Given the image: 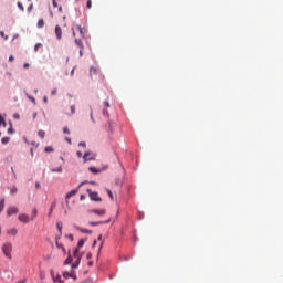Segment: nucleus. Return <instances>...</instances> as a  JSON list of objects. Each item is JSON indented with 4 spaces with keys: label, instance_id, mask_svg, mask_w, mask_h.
Masks as SVG:
<instances>
[{
    "label": "nucleus",
    "instance_id": "obj_1",
    "mask_svg": "<svg viewBox=\"0 0 283 283\" xmlns=\"http://www.w3.org/2000/svg\"><path fill=\"white\" fill-rule=\"evenodd\" d=\"M2 252L8 260H12V243H4L2 245Z\"/></svg>",
    "mask_w": 283,
    "mask_h": 283
},
{
    "label": "nucleus",
    "instance_id": "obj_2",
    "mask_svg": "<svg viewBox=\"0 0 283 283\" xmlns=\"http://www.w3.org/2000/svg\"><path fill=\"white\" fill-rule=\"evenodd\" d=\"M73 256L75 258V261L72 263V269H78V265L81 264V258L83 255L78 253V249H75L73 251Z\"/></svg>",
    "mask_w": 283,
    "mask_h": 283
},
{
    "label": "nucleus",
    "instance_id": "obj_3",
    "mask_svg": "<svg viewBox=\"0 0 283 283\" xmlns=\"http://www.w3.org/2000/svg\"><path fill=\"white\" fill-rule=\"evenodd\" d=\"M19 222H22V224H30V222H33L30 214L28 213H20L18 216Z\"/></svg>",
    "mask_w": 283,
    "mask_h": 283
},
{
    "label": "nucleus",
    "instance_id": "obj_4",
    "mask_svg": "<svg viewBox=\"0 0 283 283\" xmlns=\"http://www.w3.org/2000/svg\"><path fill=\"white\" fill-rule=\"evenodd\" d=\"M87 193L91 200H93L94 202H103V199L98 196V192L87 189Z\"/></svg>",
    "mask_w": 283,
    "mask_h": 283
},
{
    "label": "nucleus",
    "instance_id": "obj_5",
    "mask_svg": "<svg viewBox=\"0 0 283 283\" xmlns=\"http://www.w3.org/2000/svg\"><path fill=\"white\" fill-rule=\"evenodd\" d=\"M76 31L80 33V36H82V39L85 38V29H83L81 25H75L74 28H72L73 36H76Z\"/></svg>",
    "mask_w": 283,
    "mask_h": 283
},
{
    "label": "nucleus",
    "instance_id": "obj_6",
    "mask_svg": "<svg viewBox=\"0 0 283 283\" xmlns=\"http://www.w3.org/2000/svg\"><path fill=\"white\" fill-rule=\"evenodd\" d=\"M84 163H87L90 160H96V154L92 151H86L83 156Z\"/></svg>",
    "mask_w": 283,
    "mask_h": 283
},
{
    "label": "nucleus",
    "instance_id": "obj_7",
    "mask_svg": "<svg viewBox=\"0 0 283 283\" xmlns=\"http://www.w3.org/2000/svg\"><path fill=\"white\" fill-rule=\"evenodd\" d=\"M17 213H19V209L17 208V206H11L8 207L7 209V216L10 218L11 216H17Z\"/></svg>",
    "mask_w": 283,
    "mask_h": 283
},
{
    "label": "nucleus",
    "instance_id": "obj_8",
    "mask_svg": "<svg viewBox=\"0 0 283 283\" xmlns=\"http://www.w3.org/2000/svg\"><path fill=\"white\" fill-rule=\"evenodd\" d=\"M107 168L108 166L104 165L102 168L90 167L88 170L91 171V174H101L103 171H106Z\"/></svg>",
    "mask_w": 283,
    "mask_h": 283
},
{
    "label": "nucleus",
    "instance_id": "obj_9",
    "mask_svg": "<svg viewBox=\"0 0 283 283\" xmlns=\"http://www.w3.org/2000/svg\"><path fill=\"white\" fill-rule=\"evenodd\" d=\"M55 36L57 41H61L63 39V30L61 29V25H55Z\"/></svg>",
    "mask_w": 283,
    "mask_h": 283
},
{
    "label": "nucleus",
    "instance_id": "obj_10",
    "mask_svg": "<svg viewBox=\"0 0 283 283\" xmlns=\"http://www.w3.org/2000/svg\"><path fill=\"white\" fill-rule=\"evenodd\" d=\"M88 213H96V216H105L106 210L105 209H93V210H90Z\"/></svg>",
    "mask_w": 283,
    "mask_h": 283
},
{
    "label": "nucleus",
    "instance_id": "obj_11",
    "mask_svg": "<svg viewBox=\"0 0 283 283\" xmlns=\"http://www.w3.org/2000/svg\"><path fill=\"white\" fill-rule=\"evenodd\" d=\"M75 44L77 45V48H80V50H85V45L83 44V41L78 38H75Z\"/></svg>",
    "mask_w": 283,
    "mask_h": 283
},
{
    "label": "nucleus",
    "instance_id": "obj_12",
    "mask_svg": "<svg viewBox=\"0 0 283 283\" xmlns=\"http://www.w3.org/2000/svg\"><path fill=\"white\" fill-rule=\"evenodd\" d=\"M39 216V210L36 208L32 209L31 220L34 222Z\"/></svg>",
    "mask_w": 283,
    "mask_h": 283
},
{
    "label": "nucleus",
    "instance_id": "obj_13",
    "mask_svg": "<svg viewBox=\"0 0 283 283\" xmlns=\"http://www.w3.org/2000/svg\"><path fill=\"white\" fill-rule=\"evenodd\" d=\"M54 209H56V201H53L51 205V208L49 210L48 217L52 218V213L54 212Z\"/></svg>",
    "mask_w": 283,
    "mask_h": 283
},
{
    "label": "nucleus",
    "instance_id": "obj_14",
    "mask_svg": "<svg viewBox=\"0 0 283 283\" xmlns=\"http://www.w3.org/2000/svg\"><path fill=\"white\" fill-rule=\"evenodd\" d=\"M8 235H17V233H19V230H17V228H11L7 231Z\"/></svg>",
    "mask_w": 283,
    "mask_h": 283
},
{
    "label": "nucleus",
    "instance_id": "obj_15",
    "mask_svg": "<svg viewBox=\"0 0 283 283\" xmlns=\"http://www.w3.org/2000/svg\"><path fill=\"white\" fill-rule=\"evenodd\" d=\"M76 193H78V190H71V191L66 195V199L70 200V198H73V196H76Z\"/></svg>",
    "mask_w": 283,
    "mask_h": 283
},
{
    "label": "nucleus",
    "instance_id": "obj_16",
    "mask_svg": "<svg viewBox=\"0 0 283 283\" xmlns=\"http://www.w3.org/2000/svg\"><path fill=\"white\" fill-rule=\"evenodd\" d=\"M70 109L71 112L67 113V116H74L76 114V105H71Z\"/></svg>",
    "mask_w": 283,
    "mask_h": 283
},
{
    "label": "nucleus",
    "instance_id": "obj_17",
    "mask_svg": "<svg viewBox=\"0 0 283 283\" xmlns=\"http://www.w3.org/2000/svg\"><path fill=\"white\" fill-rule=\"evenodd\" d=\"M75 229H77V231H81L82 233H92V230L83 229L80 228L78 226H75Z\"/></svg>",
    "mask_w": 283,
    "mask_h": 283
},
{
    "label": "nucleus",
    "instance_id": "obj_18",
    "mask_svg": "<svg viewBox=\"0 0 283 283\" xmlns=\"http://www.w3.org/2000/svg\"><path fill=\"white\" fill-rule=\"evenodd\" d=\"M51 171L52 174H61V171H63V167L59 166L57 168H52Z\"/></svg>",
    "mask_w": 283,
    "mask_h": 283
},
{
    "label": "nucleus",
    "instance_id": "obj_19",
    "mask_svg": "<svg viewBox=\"0 0 283 283\" xmlns=\"http://www.w3.org/2000/svg\"><path fill=\"white\" fill-rule=\"evenodd\" d=\"M6 209V199L0 200V213Z\"/></svg>",
    "mask_w": 283,
    "mask_h": 283
},
{
    "label": "nucleus",
    "instance_id": "obj_20",
    "mask_svg": "<svg viewBox=\"0 0 283 283\" xmlns=\"http://www.w3.org/2000/svg\"><path fill=\"white\" fill-rule=\"evenodd\" d=\"M85 245V240L84 239H81L78 242H77V248H75V249H81L82 247H84Z\"/></svg>",
    "mask_w": 283,
    "mask_h": 283
},
{
    "label": "nucleus",
    "instance_id": "obj_21",
    "mask_svg": "<svg viewBox=\"0 0 283 283\" xmlns=\"http://www.w3.org/2000/svg\"><path fill=\"white\" fill-rule=\"evenodd\" d=\"M56 227H57V231L60 232V234H62L63 233V223L62 222H57Z\"/></svg>",
    "mask_w": 283,
    "mask_h": 283
},
{
    "label": "nucleus",
    "instance_id": "obj_22",
    "mask_svg": "<svg viewBox=\"0 0 283 283\" xmlns=\"http://www.w3.org/2000/svg\"><path fill=\"white\" fill-rule=\"evenodd\" d=\"M90 74H91V76H92L93 74H98V69L92 66L91 70H90Z\"/></svg>",
    "mask_w": 283,
    "mask_h": 283
},
{
    "label": "nucleus",
    "instance_id": "obj_23",
    "mask_svg": "<svg viewBox=\"0 0 283 283\" xmlns=\"http://www.w3.org/2000/svg\"><path fill=\"white\" fill-rule=\"evenodd\" d=\"M18 191H19V188H17V186H13V187L10 189L11 196H14V193H17Z\"/></svg>",
    "mask_w": 283,
    "mask_h": 283
},
{
    "label": "nucleus",
    "instance_id": "obj_24",
    "mask_svg": "<svg viewBox=\"0 0 283 283\" xmlns=\"http://www.w3.org/2000/svg\"><path fill=\"white\" fill-rule=\"evenodd\" d=\"M1 143L2 145H8V143H10V137H2Z\"/></svg>",
    "mask_w": 283,
    "mask_h": 283
},
{
    "label": "nucleus",
    "instance_id": "obj_25",
    "mask_svg": "<svg viewBox=\"0 0 283 283\" xmlns=\"http://www.w3.org/2000/svg\"><path fill=\"white\" fill-rule=\"evenodd\" d=\"M43 25H45V21L43 19H40L38 21V28H43Z\"/></svg>",
    "mask_w": 283,
    "mask_h": 283
},
{
    "label": "nucleus",
    "instance_id": "obj_26",
    "mask_svg": "<svg viewBox=\"0 0 283 283\" xmlns=\"http://www.w3.org/2000/svg\"><path fill=\"white\" fill-rule=\"evenodd\" d=\"M71 276H72V272H64L63 273V277H65V280H70Z\"/></svg>",
    "mask_w": 283,
    "mask_h": 283
},
{
    "label": "nucleus",
    "instance_id": "obj_27",
    "mask_svg": "<svg viewBox=\"0 0 283 283\" xmlns=\"http://www.w3.org/2000/svg\"><path fill=\"white\" fill-rule=\"evenodd\" d=\"M53 282H60V283H63V281H61V275H56V276H53Z\"/></svg>",
    "mask_w": 283,
    "mask_h": 283
},
{
    "label": "nucleus",
    "instance_id": "obj_28",
    "mask_svg": "<svg viewBox=\"0 0 283 283\" xmlns=\"http://www.w3.org/2000/svg\"><path fill=\"white\" fill-rule=\"evenodd\" d=\"M38 136H39L40 138H45V130H39V132H38Z\"/></svg>",
    "mask_w": 283,
    "mask_h": 283
},
{
    "label": "nucleus",
    "instance_id": "obj_29",
    "mask_svg": "<svg viewBox=\"0 0 283 283\" xmlns=\"http://www.w3.org/2000/svg\"><path fill=\"white\" fill-rule=\"evenodd\" d=\"M64 264L67 265V264H72V256L69 255L67 259L64 261Z\"/></svg>",
    "mask_w": 283,
    "mask_h": 283
},
{
    "label": "nucleus",
    "instance_id": "obj_30",
    "mask_svg": "<svg viewBox=\"0 0 283 283\" xmlns=\"http://www.w3.org/2000/svg\"><path fill=\"white\" fill-rule=\"evenodd\" d=\"M44 151H46V154H50V153L54 151V148H52L51 146H46Z\"/></svg>",
    "mask_w": 283,
    "mask_h": 283
},
{
    "label": "nucleus",
    "instance_id": "obj_31",
    "mask_svg": "<svg viewBox=\"0 0 283 283\" xmlns=\"http://www.w3.org/2000/svg\"><path fill=\"white\" fill-rule=\"evenodd\" d=\"M1 125L6 127V119L3 118V116L0 115V127Z\"/></svg>",
    "mask_w": 283,
    "mask_h": 283
},
{
    "label": "nucleus",
    "instance_id": "obj_32",
    "mask_svg": "<svg viewBox=\"0 0 283 283\" xmlns=\"http://www.w3.org/2000/svg\"><path fill=\"white\" fill-rule=\"evenodd\" d=\"M39 48H43V44L36 43L34 46V52H39Z\"/></svg>",
    "mask_w": 283,
    "mask_h": 283
},
{
    "label": "nucleus",
    "instance_id": "obj_33",
    "mask_svg": "<svg viewBox=\"0 0 283 283\" xmlns=\"http://www.w3.org/2000/svg\"><path fill=\"white\" fill-rule=\"evenodd\" d=\"M98 224H103V222H94V221L90 222L91 227H98Z\"/></svg>",
    "mask_w": 283,
    "mask_h": 283
},
{
    "label": "nucleus",
    "instance_id": "obj_34",
    "mask_svg": "<svg viewBox=\"0 0 283 283\" xmlns=\"http://www.w3.org/2000/svg\"><path fill=\"white\" fill-rule=\"evenodd\" d=\"M28 98H29L30 102L33 103V105H36V99L34 97L28 95Z\"/></svg>",
    "mask_w": 283,
    "mask_h": 283
},
{
    "label": "nucleus",
    "instance_id": "obj_35",
    "mask_svg": "<svg viewBox=\"0 0 283 283\" xmlns=\"http://www.w3.org/2000/svg\"><path fill=\"white\" fill-rule=\"evenodd\" d=\"M106 191L111 200H114V193H112V190L107 189Z\"/></svg>",
    "mask_w": 283,
    "mask_h": 283
},
{
    "label": "nucleus",
    "instance_id": "obj_36",
    "mask_svg": "<svg viewBox=\"0 0 283 283\" xmlns=\"http://www.w3.org/2000/svg\"><path fill=\"white\" fill-rule=\"evenodd\" d=\"M86 8H87V10L92 9V0H87Z\"/></svg>",
    "mask_w": 283,
    "mask_h": 283
},
{
    "label": "nucleus",
    "instance_id": "obj_37",
    "mask_svg": "<svg viewBox=\"0 0 283 283\" xmlns=\"http://www.w3.org/2000/svg\"><path fill=\"white\" fill-rule=\"evenodd\" d=\"M0 36H2V39H4V41H8V35H6V33L3 31H0Z\"/></svg>",
    "mask_w": 283,
    "mask_h": 283
},
{
    "label": "nucleus",
    "instance_id": "obj_38",
    "mask_svg": "<svg viewBox=\"0 0 283 283\" xmlns=\"http://www.w3.org/2000/svg\"><path fill=\"white\" fill-rule=\"evenodd\" d=\"M18 8H19V10H21V12H23V10H25V8H23V4L21 2H18Z\"/></svg>",
    "mask_w": 283,
    "mask_h": 283
},
{
    "label": "nucleus",
    "instance_id": "obj_39",
    "mask_svg": "<svg viewBox=\"0 0 283 283\" xmlns=\"http://www.w3.org/2000/svg\"><path fill=\"white\" fill-rule=\"evenodd\" d=\"M13 118H14V120H19L21 118V116L19 115V113H15V114H13Z\"/></svg>",
    "mask_w": 283,
    "mask_h": 283
},
{
    "label": "nucleus",
    "instance_id": "obj_40",
    "mask_svg": "<svg viewBox=\"0 0 283 283\" xmlns=\"http://www.w3.org/2000/svg\"><path fill=\"white\" fill-rule=\"evenodd\" d=\"M8 134H14V129L12 128V125L8 128Z\"/></svg>",
    "mask_w": 283,
    "mask_h": 283
},
{
    "label": "nucleus",
    "instance_id": "obj_41",
    "mask_svg": "<svg viewBox=\"0 0 283 283\" xmlns=\"http://www.w3.org/2000/svg\"><path fill=\"white\" fill-rule=\"evenodd\" d=\"M33 8H34V4H30L29 7H28V12H32V10H33Z\"/></svg>",
    "mask_w": 283,
    "mask_h": 283
},
{
    "label": "nucleus",
    "instance_id": "obj_42",
    "mask_svg": "<svg viewBox=\"0 0 283 283\" xmlns=\"http://www.w3.org/2000/svg\"><path fill=\"white\" fill-rule=\"evenodd\" d=\"M76 155H77L78 158H83V153L81 150H77Z\"/></svg>",
    "mask_w": 283,
    "mask_h": 283
},
{
    "label": "nucleus",
    "instance_id": "obj_43",
    "mask_svg": "<svg viewBox=\"0 0 283 283\" xmlns=\"http://www.w3.org/2000/svg\"><path fill=\"white\" fill-rule=\"evenodd\" d=\"M72 280H76V273L74 272H71V276H70Z\"/></svg>",
    "mask_w": 283,
    "mask_h": 283
},
{
    "label": "nucleus",
    "instance_id": "obj_44",
    "mask_svg": "<svg viewBox=\"0 0 283 283\" xmlns=\"http://www.w3.org/2000/svg\"><path fill=\"white\" fill-rule=\"evenodd\" d=\"M63 133H64V134H70V128L64 127V128H63Z\"/></svg>",
    "mask_w": 283,
    "mask_h": 283
},
{
    "label": "nucleus",
    "instance_id": "obj_45",
    "mask_svg": "<svg viewBox=\"0 0 283 283\" xmlns=\"http://www.w3.org/2000/svg\"><path fill=\"white\" fill-rule=\"evenodd\" d=\"M78 146H80V147H87V144H85V142H81V143L78 144Z\"/></svg>",
    "mask_w": 283,
    "mask_h": 283
},
{
    "label": "nucleus",
    "instance_id": "obj_46",
    "mask_svg": "<svg viewBox=\"0 0 283 283\" xmlns=\"http://www.w3.org/2000/svg\"><path fill=\"white\" fill-rule=\"evenodd\" d=\"M53 8H59V3H56V0H52Z\"/></svg>",
    "mask_w": 283,
    "mask_h": 283
},
{
    "label": "nucleus",
    "instance_id": "obj_47",
    "mask_svg": "<svg viewBox=\"0 0 283 283\" xmlns=\"http://www.w3.org/2000/svg\"><path fill=\"white\" fill-rule=\"evenodd\" d=\"M51 95H52V96H56V88H53V90L51 91Z\"/></svg>",
    "mask_w": 283,
    "mask_h": 283
},
{
    "label": "nucleus",
    "instance_id": "obj_48",
    "mask_svg": "<svg viewBox=\"0 0 283 283\" xmlns=\"http://www.w3.org/2000/svg\"><path fill=\"white\" fill-rule=\"evenodd\" d=\"M56 247H57V249H63V244L62 243L56 242Z\"/></svg>",
    "mask_w": 283,
    "mask_h": 283
},
{
    "label": "nucleus",
    "instance_id": "obj_49",
    "mask_svg": "<svg viewBox=\"0 0 283 283\" xmlns=\"http://www.w3.org/2000/svg\"><path fill=\"white\" fill-rule=\"evenodd\" d=\"M65 140L69 143V145H72V139L71 138H65Z\"/></svg>",
    "mask_w": 283,
    "mask_h": 283
},
{
    "label": "nucleus",
    "instance_id": "obj_50",
    "mask_svg": "<svg viewBox=\"0 0 283 283\" xmlns=\"http://www.w3.org/2000/svg\"><path fill=\"white\" fill-rule=\"evenodd\" d=\"M9 61L12 63V61H14V56H13V55H10V56H9Z\"/></svg>",
    "mask_w": 283,
    "mask_h": 283
},
{
    "label": "nucleus",
    "instance_id": "obj_51",
    "mask_svg": "<svg viewBox=\"0 0 283 283\" xmlns=\"http://www.w3.org/2000/svg\"><path fill=\"white\" fill-rule=\"evenodd\" d=\"M104 106H105V107H109V102H107V101L104 102Z\"/></svg>",
    "mask_w": 283,
    "mask_h": 283
},
{
    "label": "nucleus",
    "instance_id": "obj_52",
    "mask_svg": "<svg viewBox=\"0 0 283 283\" xmlns=\"http://www.w3.org/2000/svg\"><path fill=\"white\" fill-rule=\"evenodd\" d=\"M87 260L92 259V253L86 254Z\"/></svg>",
    "mask_w": 283,
    "mask_h": 283
},
{
    "label": "nucleus",
    "instance_id": "obj_53",
    "mask_svg": "<svg viewBox=\"0 0 283 283\" xmlns=\"http://www.w3.org/2000/svg\"><path fill=\"white\" fill-rule=\"evenodd\" d=\"M23 67H25V69L30 67V63H24Z\"/></svg>",
    "mask_w": 283,
    "mask_h": 283
},
{
    "label": "nucleus",
    "instance_id": "obj_54",
    "mask_svg": "<svg viewBox=\"0 0 283 283\" xmlns=\"http://www.w3.org/2000/svg\"><path fill=\"white\" fill-rule=\"evenodd\" d=\"M35 187H36V189H41V184L36 182Z\"/></svg>",
    "mask_w": 283,
    "mask_h": 283
},
{
    "label": "nucleus",
    "instance_id": "obj_55",
    "mask_svg": "<svg viewBox=\"0 0 283 283\" xmlns=\"http://www.w3.org/2000/svg\"><path fill=\"white\" fill-rule=\"evenodd\" d=\"M91 120H94V113L91 111Z\"/></svg>",
    "mask_w": 283,
    "mask_h": 283
},
{
    "label": "nucleus",
    "instance_id": "obj_56",
    "mask_svg": "<svg viewBox=\"0 0 283 283\" xmlns=\"http://www.w3.org/2000/svg\"><path fill=\"white\" fill-rule=\"evenodd\" d=\"M43 103H48V96L43 97Z\"/></svg>",
    "mask_w": 283,
    "mask_h": 283
},
{
    "label": "nucleus",
    "instance_id": "obj_57",
    "mask_svg": "<svg viewBox=\"0 0 283 283\" xmlns=\"http://www.w3.org/2000/svg\"><path fill=\"white\" fill-rule=\"evenodd\" d=\"M80 200H85V195H81Z\"/></svg>",
    "mask_w": 283,
    "mask_h": 283
},
{
    "label": "nucleus",
    "instance_id": "obj_58",
    "mask_svg": "<svg viewBox=\"0 0 283 283\" xmlns=\"http://www.w3.org/2000/svg\"><path fill=\"white\" fill-rule=\"evenodd\" d=\"M61 250H62V253L64 254L66 253L65 247H63Z\"/></svg>",
    "mask_w": 283,
    "mask_h": 283
},
{
    "label": "nucleus",
    "instance_id": "obj_59",
    "mask_svg": "<svg viewBox=\"0 0 283 283\" xmlns=\"http://www.w3.org/2000/svg\"><path fill=\"white\" fill-rule=\"evenodd\" d=\"M97 240H99V241L103 240V234H99Z\"/></svg>",
    "mask_w": 283,
    "mask_h": 283
},
{
    "label": "nucleus",
    "instance_id": "obj_60",
    "mask_svg": "<svg viewBox=\"0 0 283 283\" xmlns=\"http://www.w3.org/2000/svg\"><path fill=\"white\" fill-rule=\"evenodd\" d=\"M80 56H83V49H80Z\"/></svg>",
    "mask_w": 283,
    "mask_h": 283
},
{
    "label": "nucleus",
    "instance_id": "obj_61",
    "mask_svg": "<svg viewBox=\"0 0 283 283\" xmlns=\"http://www.w3.org/2000/svg\"><path fill=\"white\" fill-rule=\"evenodd\" d=\"M103 114H104V116H107L108 113H107V111L104 109Z\"/></svg>",
    "mask_w": 283,
    "mask_h": 283
},
{
    "label": "nucleus",
    "instance_id": "obj_62",
    "mask_svg": "<svg viewBox=\"0 0 283 283\" xmlns=\"http://www.w3.org/2000/svg\"><path fill=\"white\" fill-rule=\"evenodd\" d=\"M69 238H70L71 240H74V235H72V234H70Z\"/></svg>",
    "mask_w": 283,
    "mask_h": 283
},
{
    "label": "nucleus",
    "instance_id": "obj_63",
    "mask_svg": "<svg viewBox=\"0 0 283 283\" xmlns=\"http://www.w3.org/2000/svg\"><path fill=\"white\" fill-rule=\"evenodd\" d=\"M93 247H96V240L93 242Z\"/></svg>",
    "mask_w": 283,
    "mask_h": 283
},
{
    "label": "nucleus",
    "instance_id": "obj_64",
    "mask_svg": "<svg viewBox=\"0 0 283 283\" xmlns=\"http://www.w3.org/2000/svg\"><path fill=\"white\" fill-rule=\"evenodd\" d=\"M33 118H36V113L33 114Z\"/></svg>",
    "mask_w": 283,
    "mask_h": 283
}]
</instances>
